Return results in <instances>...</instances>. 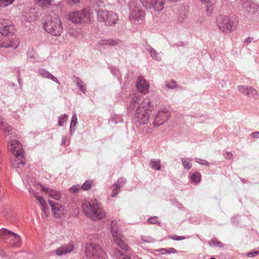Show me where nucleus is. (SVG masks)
Wrapping results in <instances>:
<instances>
[{"instance_id":"38","label":"nucleus","mask_w":259,"mask_h":259,"mask_svg":"<svg viewBox=\"0 0 259 259\" xmlns=\"http://www.w3.org/2000/svg\"><path fill=\"white\" fill-rule=\"evenodd\" d=\"M124 181L123 179L119 180L115 184L114 186L115 187H118V189L121 187H122L124 185Z\"/></svg>"},{"instance_id":"17","label":"nucleus","mask_w":259,"mask_h":259,"mask_svg":"<svg viewBox=\"0 0 259 259\" xmlns=\"http://www.w3.org/2000/svg\"><path fill=\"white\" fill-rule=\"evenodd\" d=\"M73 245L69 243L60 246L54 252L58 256H61L71 252L73 250Z\"/></svg>"},{"instance_id":"49","label":"nucleus","mask_w":259,"mask_h":259,"mask_svg":"<svg viewBox=\"0 0 259 259\" xmlns=\"http://www.w3.org/2000/svg\"><path fill=\"white\" fill-rule=\"evenodd\" d=\"M4 130L6 132H9L11 131V127L10 126L6 127V128H4Z\"/></svg>"},{"instance_id":"37","label":"nucleus","mask_w":259,"mask_h":259,"mask_svg":"<svg viewBox=\"0 0 259 259\" xmlns=\"http://www.w3.org/2000/svg\"><path fill=\"white\" fill-rule=\"evenodd\" d=\"M77 123V116L76 115H74L72 116L71 124H70V128H71L73 126L76 125Z\"/></svg>"},{"instance_id":"43","label":"nucleus","mask_w":259,"mask_h":259,"mask_svg":"<svg viewBox=\"0 0 259 259\" xmlns=\"http://www.w3.org/2000/svg\"><path fill=\"white\" fill-rule=\"evenodd\" d=\"M259 253V251H253L247 253V256L248 257H253L257 255Z\"/></svg>"},{"instance_id":"33","label":"nucleus","mask_w":259,"mask_h":259,"mask_svg":"<svg viewBox=\"0 0 259 259\" xmlns=\"http://www.w3.org/2000/svg\"><path fill=\"white\" fill-rule=\"evenodd\" d=\"M14 0H0V7H6L12 4Z\"/></svg>"},{"instance_id":"22","label":"nucleus","mask_w":259,"mask_h":259,"mask_svg":"<svg viewBox=\"0 0 259 259\" xmlns=\"http://www.w3.org/2000/svg\"><path fill=\"white\" fill-rule=\"evenodd\" d=\"M39 73L41 75V76L46 77V78H50V79H52V80L59 83V81H58L57 78H56L55 76H54L52 74L49 73L48 71H47L45 70L42 69V70H39Z\"/></svg>"},{"instance_id":"47","label":"nucleus","mask_w":259,"mask_h":259,"mask_svg":"<svg viewBox=\"0 0 259 259\" xmlns=\"http://www.w3.org/2000/svg\"><path fill=\"white\" fill-rule=\"evenodd\" d=\"M143 3H145L146 4L150 5L151 0H141Z\"/></svg>"},{"instance_id":"32","label":"nucleus","mask_w":259,"mask_h":259,"mask_svg":"<svg viewBox=\"0 0 259 259\" xmlns=\"http://www.w3.org/2000/svg\"><path fill=\"white\" fill-rule=\"evenodd\" d=\"M149 53L152 58L154 59L159 60L160 59V57L158 56V54L153 48H150L149 49Z\"/></svg>"},{"instance_id":"52","label":"nucleus","mask_w":259,"mask_h":259,"mask_svg":"<svg viewBox=\"0 0 259 259\" xmlns=\"http://www.w3.org/2000/svg\"><path fill=\"white\" fill-rule=\"evenodd\" d=\"M170 251H169L170 252L175 253L176 252V250L174 248H170Z\"/></svg>"},{"instance_id":"6","label":"nucleus","mask_w":259,"mask_h":259,"mask_svg":"<svg viewBox=\"0 0 259 259\" xmlns=\"http://www.w3.org/2000/svg\"><path fill=\"white\" fill-rule=\"evenodd\" d=\"M9 150L15 156L14 166L16 168H20L24 164L23 158V150L21 144L16 140H12L8 144Z\"/></svg>"},{"instance_id":"15","label":"nucleus","mask_w":259,"mask_h":259,"mask_svg":"<svg viewBox=\"0 0 259 259\" xmlns=\"http://www.w3.org/2000/svg\"><path fill=\"white\" fill-rule=\"evenodd\" d=\"M138 90L143 94H147L149 90V84L142 76H140L138 78L136 84Z\"/></svg>"},{"instance_id":"39","label":"nucleus","mask_w":259,"mask_h":259,"mask_svg":"<svg viewBox=\"0 0 259 259\" xmlns=\"http://www.w3.org/2000/svg\"><path fill=\"white\" fill-rule=\"evenodd\" d=\"M119 192V189L117 187H115L113 189L112 192L111 193V197H114L116 196Z\"/></svg>"},{"instance_id":"21","label":"nucleus","mask_w":259,"mask_h":259,"mask_svg":"<svg viewBox=\"0 0 259 259\" xmlns=\"http://www.w3.org/2000/svg\"><path fill=\"white\" fill-rule=\"evenodd\" d=\"M36 199L39 202V204L41 205L42 207V210H43L44 212L45 213L46 216H48L47 214V204L45 200L41 196H37L36 194H34V196Z\"/></svg>"},{"instance_id":"50","label":"nucleus","mask_w":259,"mask_h":259,"mask_svg":"<svg viewBox=\"0 0 259 259\" xmlns=\"http://www.w3.org/2000/svg\"><path fill=\"white\" fill-rule=\"evenodd\" d=\"M131 104H131V105L130 108H132V106L135 107V106H136V105L137 104L136 103V102L135 101H133V102H132Z\"/></svg>"},{"instance_id":"46","label":"nucleus","mask_w":259,"mask_h":259,"mask_svg":"<svg viewBox=\"0 0 259 259\" xmlns=\"http://www.w3.org/2000/svg\"><path fill=\"white\" fill-rule=\"evenodd\" d=\"M232 156V153L230 152H227L225 154V157L228 159H230Z\"/></svg>"},{"instance_id":"9","label":"nucleus","mask_w":259,"mask_h":259,"mask_svg":"<svg viewBox=\"0 0 259 259\" xmlns=\"http://www.w3.org/2000/svg\"><path fill=\"white\" fill-rule=\"evenodd\" d=\"M97 19L99 21L104 22L107 25L114 24L118 20V16L115 13L103 9L98 11Z\"/></svg>"},{"instance_id":"34","label":"nucleus","mask_w":259,"mask_h":259,"mask_svg":"<svg viewBox=\"0 0 259 259\" xmlns=\"http://www.w3.org/2000/svg\"><path fill=\"white\" fill-rule=\"evenodd\" d=\"M166 86L169 89H174L177 87V82L172 80L166 83Z\"/></svg>"},{"instance_id":"42","label":"nucleus","mask_w":259,"mask_h":259,"mask_svg":"<svg viewBox=\"0 0 259 259\" xmlns=\"http://www.w3.org/2000/svg\"><path fill=\"white\" fill-rule=\"evenodd\" d=\"M79 190V187L76 186H74L70 189V191L72 192H76L78 191Z\"/></svg>"},{"instance_id":"40","label":"nucleus","mask_w":259,"mask_h":259,"mask_svg":"<svg viewBox=\"0 0 259 259\" xmlns=\"http://www.w3.org/2000/svg\"><path fill=\"white\" fill-rule=\"evenodd\" d=\"M170 238L175 240H183L185 238L183 236H178L176 235H171L169 237Z\"/></svg>"},{"instance_id":"35","label":"nucleus","mask_w":259,"mask_h":259,"mask_svg":"<svg viewBox=\"0 0 259 259\" xmlns=\"http://www.w3.org/2000/svg\"><path fill=\"white\" fill-rule=\"evenodd\" d=\"M67 119V116L66 115H64L60 117L59 120V125L60 126L64 125V123L66 121Z\"/></svg>"},{"instance_id":"14","label":"nucleus","mask_w":259,"mask_h":259,"mask_svg":"<svg viewBox=\"0 0 259 259\" xmlns=\"http://www.w3.org/2000/svg\"><path fill=\"white\" fill-rule=\"evenodd\" d=\"M14 30L13 25L8 20H3L0 22V33L3 35H8Z\"/></svg>"},{"instance_id":"19","label":"nucleus","mask_w":259,"mask_h":259,"mask_svg":"<svg viewBox=\"0 0 259 259\" xmlns=\"http://www.w3.org/2000/svg\"><path fill=\"white\" fill-rule=\"evenodd\" d=\"M0 45L2 48H8L11 47L16 49L17 47V42L12 41L9 38H5L3 39Z\"/></svg>"},{"instance_id":"16","label":"nucleus","mask_w":259,"mask_h":259,"mask_svg":"<svg viewBox=\"0 0 259 259\" xmlns=\"http://www.w3.org/2000/svg\"><path fill=\"white\" fill-rule=\"evenodd\" d=\"M49 202L51 206L53 215L55 218H61L64 215V207L59 203L54 204L51 201H49Z\"/></svg>"},{"instance_id":"4","label":"nucleus","mask_w":259,"mask_h":259,"mask_svg":"<svg viewBox=\"0 0 259 259\" xmlns=\"http://www.w3.org/2000/svg\"><path fill=\"white\" fill-rule=\"evenodd\" d=\"M91 10L85 8L79 11L71 12L68 14V19L73 24L83 25L91 21Z\"/></svg>"},{"instance_id":"1","label":"nucleus","mask_w":259,"mask_h":259,"mask_svg":"<svg viewBox=\"0 0 259 259\" xmlns=\"http://www.w3.org/2000/svg\"><path fill=\"white\" fill-rule=\"evenodd\" d=\"M81 209L83 214L93 221L102 219L106 215V212L97 200L84 199L81 203Z\"/></svg>"},{"instance_id":"29","label":"nucleus","mask_w":259,"mask_h":259,"mask_svg":"<svg viewBox=\"0 0 259 259\" xmlns=\"http://www.w3.org/2000/svg\"><path fill=\"white\" fill-rule=\"evenodd\" d=\"M208 244L212 247H222L223 246L222 243L218 241L216 239H212L208 242Z\"/></svg>"},{"instance_id":"41","label":"nucleus","mask_w":259,"mask_h":259,"mask_svg":"<svg viewBox=\"0 0 259 259\" xmlns=\"http://www.w3.org/2000/svg\"><path fill=\"white\" fill-rule=\"evenodd\" d=\"M148 222L151 224H156L157 222V219L156 217L150 218L148 220Z\"/></svg>"},{"instance_id":"5","label":"nucleus","mask_w":259,"mask_h":259,"mask_svg":"<svg viewBox=\"0 0 259 259\" xmlns=\"http://www.w3.org/2000/svg\"><path fill=\"white\" fill-rule=\"evenodd\" d=\"M44 27L47 32L54 36L60 35L63 31L60 18L57 15L54 17L48 16L44 23Z\"/></svg>"},{"instance_id":"25","label":"nucleus","mask_w":259,"mask_h":259,"mask_svg":"<svg viewBox=\"0 0 259 259\" xmlns=\"http://www.w3.org/2000/svg\"><path fill=\"white\" fill-rule=\"evenodd\" d=\"M41 7H48L52 3L53 0H35Z\"/></svg>"},{"instance_id":"28","label":"nucleus","mask_w":259,"mask_h":259,"mask_svg":"<svg viewBox=\"0 0 259 259\" xmlns=\"http://www.w3.org/2000/svg\"><path fill=\"white\" fill-rule=\"evenodd\" d=\"M182 162L183 166L187 169H190L191 168L192 164L191 163V160L188 158L182 159Z\"/></svg>"},{"instance_id":"54","label":"nucleus","mask_w":259,"mask_h":259,"mask_svg":"<svg viewBox=\"0 0 259 259\" xmlns=\"http://www.w3.org/2000/svg\"><path fill=\"white\" fill-rule=\"evenodd\" d=\"M210 259H216V258H214V257H211Z\"/></svg>"},{"instance_id":"36","label":"nucleus","mask_w":259,"mask_h":259,"mask_svg":"<svg viewBox=\"0 0 259 259\" xmlns=\"http://www.w3.org/2000/svg\"><path fill=\"white\" fill-rule=\"evenodd\" d=\"M77 84L80 88V90L83 92L85 93L86 87L84 84H83L82 81L80 80H78Z\"/></svg>"},{"instance_id":"20","label":"nucleus","mask_w":259,"mask_h":259,"mask_svg":"<svg viewBox=\"0 0 259 259\" xmlns=\"http://www.w3.org/2000/svg\"><path fill=\"white\" fill-rule=\"evenodd\" d=\"M165 0H151L150 4L157 11H160L164 8Z\"/></svg>"},{"instance_id":"30","label":"nucleus","mask_w":259,"mask_h":259,"mask_svg":"<svg viewBox=\"0 0 259 259\" xmlns=\"http://www.w3.org/2000/svg\"><path fill=\"white\" fill-rule=\"evenodd\" d=\"M201 176L200 173L195 172L191 176V179L195 183H198L201 180Z\"/></svg>"},{"instance_id":"8","label":"nucleus","mask_w":259,"mask_h":259,"mask_svg":"<svg viewBox=\"0 0 259 259\" xmlns=\"http://www.w3.org/2000/svg\"><path fill=\"white\" fill-rule=\"evenodd\" d=\"M120 225L116 221H112L110 223V230L114 242L121 248L128 250L129 246L124 242V237L119 232Z\"/></svg>"},{"instance_id":"3","label":"nucleus","mask_w":259,"mask_h":259,"mask_svg":"<svg viewBox=\"0 0 259 259\" xmlns=\"http://www.w3.org/2000/svg\"><path fill=\"white\" fill-rule=\"evenodd\" d=\"M150 104V99L146 98L140 104L138 105L135 115L137 122L142 124L148 123L151 112Z\"/></svg>"},{"instance_id":"13","label":"nucleus","mask_w":259,"mask_h":259,"mask_svg":"<svg viewBox=\"0 0 259 259\" xmlns=\"http://www.w3.org/2000/svg\"><path fill=\"white\" fill-rule=\"evenodd\" d=\"M237 89L240 93L245 96L253 99H257L258 97L257 91L251 87L242 85L238 86Z\"/></svg>"},{"instance_id":"53","label":"nucleus","mask_w":259,"mask_h":259,"mask_svg":"<svg viewBox=\"0 0 259 259\" xmlns=\"http://www.w3.org/2000/svg\"><path fill=\"white\" fill-rule=\"evenodd\" d=\"M200 1L202 2V3H207L209 1V0H200Z\"/></svg>"},{"instance_id":"12","label":"nucleus","mask_w":259,"mask_h":259,"mask_svg":"<svg viewBox=\"0 0 259 259\" xmlns=\"http://www.w3.org/2000/svg\"><path fill=\"white\" fill-rule=\"evenodd\" d=\"M144 16V12L140 8L135 7L132 9L129 19L132 23L138 24L143 21Z\"/></svg>"},{"instance_id":"27","label":"nucleus","mask_w":259,"mask_h":259,"mask_svg":"<svg viewBox=\"0 0 259 259\" xmlns=\"http://www.w3.org/2000/svg\"><path fill=\"white\" fill-rule=\"evenodd\" d=\"M151 167L156 170H159L161 168L160 161L159 160H151L150 162Z\"/></svg>"},{"instance_id":"10","label":"nucleus","mask_w":259,"mask_h":259,"mask_svg":"<svg viewBox=\"0 0 259 259\" xmlns=\"http://www.w3.org/2000/svg\"><path fill=\"white\" fill-rule=\"evenodd\" d=\"M0 239L16 246L21 244V240L19 235L5 229L0 230Z\"/></svg>"},{"instance_id":"45","label":"nucleus","mask_w":259,"mask_h":259,"mask_svg":"<svg viewBox=\"0 0 259 259\" xmlns=\"http://www.w3.org/2000/svg\"><path fill=\"white\" fill-rule=\"evenodd\" d=\"M146 238H147V237H146V236H142V239L143 241H144V242H151L153 241V239H152L151 238H148V239H147Z\"/></svg>"},{"instance_id":"23","label":"nucleus","mask_w":259,"mask_h":259,"mask_svg":"<svg viewBox=\"0 0 259 259\" xmlns=\"http://www.w3.org/2000/svg\"><path fill=\"white\" fill-rule=\"evenodd\" d=\"M167 119V113L164 111L159 112L155 117V120L157 122L161 121L160 123L164 122Z\"/></svg>"},{"instance_id":"2","label":"nucleus","mask_w":259,"mask_h":259,"mask_svg":"<svg viewBox=\"0 0 259 259\" xmlns=\"http://www.w3.org/2000/svg\"><path fill=\"white\" fill-rule=\"evenodd\" d=\"M217 25L220 30L229 33L236 30L238 26V20L234 15H221L217 19Z\"/></svg>"},{"instance_id":"11","label":"nucleus","mask_w":259,"mask_h":259,"mask_svg":"<svg viewBox=\"0 0 259 259\" xmlns=\"http://www.w3.org/2000/svg\"><path fill=\"white\" fill-rule=\"evenodd\" d=\"M239 8L247 14H253L258 12L259 6L252 0H239Z\"/></svg>"},{"instance_id":"24","label":"nucleus","mask_w":259,"mask_h":259,"mask_svg":"<svg viewBox=\"0 0 259 259\" xmlns=\"http://www.w3.org/2000/svg\"><path fill=\"white\" fill-rule=\"evenodd\" d=\"M100 46H114L117 44V41L113 39H102L99 41Z\"/></svg>"},{"instance_id":"7","label":"nucleus","mask_w":259,"mask_h":259,"mask_svg":"<svg viewBox=\"0 0 259 259\" xmlns=\"http://www.w3.org/2000/svg\"><path fill=\"white\" fill-rule=\"evenodd\" d=\"M85 254L88 259H106V252L102 246L95 242L86 245Z\"/></svg>"},{"instance_id":"26","label":"nucleus","mask_w":259,"mask_h":259,"mask_svg":"<svg viewBox=\"0 0 259 259\" xmlns=\"http://www.w3.org/2000/svg\"><path fill=\"white\" fill-rule=\"evenodd\" d=\"M115 255L117 259H130L129 255L123 254L118 250H115Z\"/></svg>"},{"instance_id":"31","label":"nucleus","mask_w":259,"mask_h":259,"mask_svg":"<svg viewBox=\"0 0 259 259\" xmlns=\"http://www.w3.org/2000/svg\"><path fill=\"white\" fill-rule=\"evenodd\" d=\"M93 182L91 181H86L81 186V189L83 190H89L92 186Z\"/></svg>"},{"instance_id":"48","label":"nucleus","mask_w":259,"mask_h":259,"mask_svg":"<svg viewBox=\"0 0 259 259\" xmlns=\"http://www.w3.org/2000/svg\"><path fill=\"white\" fill-rule=\"evenodd\" d=\"M251 40H252V38H250V37H248L247 38H246L245 40V42L247 44H248L249 43L251 42Z\"/></svg>"},{"instance_id":"18","label":"nucleus","mask_w":259,"mask_h":259,"mask_svg":"<svg viewBox=\"0 0 259 259\" xmlns=\"http://www.w3.org/2000/svg\"><path fill=\"white\" fill-rule=\"evenodd\" d=\"M41 190L48 194L51 197L56 200H59L61 198V194L60 192L56 191L49 188L41 186Z\"/></svg>"},{"instance_id":"51","label":"nucleus","mask_w":259,"mask_h":259,"mask_svg":"<svg viewBox=\"0 0 259 259\" xmlns=\"http://www.w3.org/2000/svg\"><path fill=\"white\" fill-rule=\"evenodd\" d=\"M161 250L163 251V252L162 253V254H164V253H170V252H169V251H167V250H166V249H161Z\"/></svg>"},{"instance_id":"44","label":"nucleus","mask_w":259,"mask_h":259,"mask_svg":"<svg viewBox=\"0 0 259 259\" xmlns=\"http://www.w3.org/2000/svg\"><path fill=\"white\" fill-rule=\"evenodd\" d=\"M250 136L252 138H259V132L251 133Z\"/></svg>"}]
</instances>
